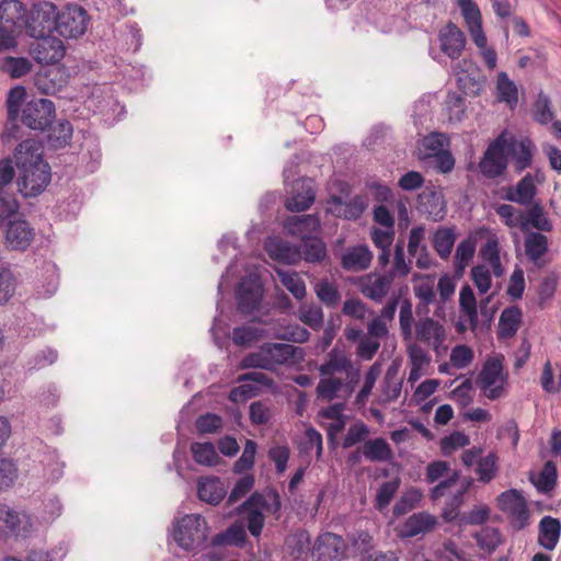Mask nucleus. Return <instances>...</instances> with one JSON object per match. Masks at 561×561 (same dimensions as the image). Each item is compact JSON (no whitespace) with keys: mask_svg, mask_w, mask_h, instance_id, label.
<instances>
[{"mask_svg":"<svg viewBox=\"0 0 561 561\" xmlns=\"http://www.w3.org/2000/svg\"><path fill=\"white\" fill-rule=\"evenodd\" d=\"M19 170L18 186L25 197L39 195L50 182V167L43 160L42 144L35 139H25L14 150Z\"/></svg>","mask_w":561,"mask_h":561,"instance_id":"nucleus-1","label":"nucleus"},{"mask_svg":"<svg viewBox=\"0 0 561 561\" xmlns=\"http://www.w3.org/2000/svg\"><path fill=\"white\" fill-rule=\"evenodd\" d=\"M207 538V522L199 514L185 515L174 525L173 539L185 551L202 548Z\"/></svg>","mask_w":561,"mask_h":561,"instance_id":"nucleus-2","label":"nucleus"},{"mask_svg":"<svg viewBox=\"0 0 561 561\" xmlns=\"http://www.w3.org/2000/svg\"><path fill=\"white\" fill-rule=\"evenodd\" d=\"M506 131L501 133L493 141H491L482 158L479 161V170L486 179L493 180L502 176L507 169L506 154Z\"/></svg>","mask_w":561,"mask_h":561,"instance_id":"nucleus-3","label":"nucleus"},{"mask_svg":"<svg viewBox=\"0 0 561 561\" xmlns=\"http://www.w3.org/2000/svg\"><path fill=\"white\" fill-rule=\"evenodd\" d=\"M57 7L49 1H39L26 12L23 26L28 36L50 34L56 26Z\"/></svg>","mask_w":561,"mask_h":561,"instance_id":"nucleus-4","label":"nucleus"},{"mask_svg":"<svg viewBox=\"0 0 561 561\" xmlns=\"http://www.w3.org/2000/svg\"><path fill=\"white\" fill-rule=\"evenodd\" d=\"M88 24V12L82 7L70 4L57 12L55 30L62 37L78 38L85 33Z\"/></svg>","mask_w":561,"mask_h":561,"instance_id":"nucleus-5","label":"nucleus"},{"mask_svg":"<svg viewBox=\"0 0 561 561\" xmlns=\"http://www.w3.org/2000/svg\"><path fill=\"white\" fill-rule=\"evenodd\" d=\"M55 104L48 99H33L24 105L22 123L34 130H45L55 118Z\"/></svg>","mask_w":561,"mask_h":561,"instance_id":"nucleus-6","label":"nucleus"},{"mask_svg":"<svg viewBox=\"0 0 561 561\" xmlns=\"http://www.w3.org/2000/svg\"><path fill=\"white\" fill-rule=\"evenodd\" d=\"M33 531L32 517L24 511H16L7 504H0V535L26 538Z\"/></svg>","mask_w":561,"mask_h":561,"instance_id":"nucleus-7","label":"nucleus"},{"mask_svg":"<svg viewBox=\"0 0 561 561\" xmlns=\"http://www.w3.org/2000/svg\"><path fill=\"white\" fill-rule=\"evenodd\" d=\"M497 506L510 516L514 529L520 530L528 525L529 512L527 503L516 489L502 492L497 496Z\"/></svg>","mask_w":561,"mask_h":561,"instance_id":"nucleus-8","label":"nucleus"},{"mask_svg":"<svg viewBox=\"0 0 561 561\" xmlns=\"http://www.w3.org/2000/svg\"><path fill=\"white\" fill-rule=\"evenodd\" d=\"M347 545L342 536L333 533L319 535L312 543V561H340L346 557Z\"/></svg>","mask_w":561,"mask_h":561,"instance_id":"nucleus-9","label":"nucleus"},{"mask_svg":"<svg viewBox=\"0 0 561 561\" xmlns=\"http://www.w3.org/2000/svg\"><path fill=\"white\" fill-rule=\"evenodd\" d=\"M35 41L30 46V53L34 60L42 65H53L65 56L64 43L50 34L32 36Z\"/></svg>","mask_w":561,"mask_h":561,"instance_id":"nucleus-10","label":"nucleus"},{"mask_svg":"<svg viewBox=\"0 0 561 561\" xmlns=\"http://www.w3.org/2000/svg\"><path fill=\"white\" fill-rule=\"evenodd\" d=\"M15 175L13 161L11 158H4L0 161V220L4 221L16 214L19 205L12 194L8 192V186L12 183Z\"/></svg>","mask_w":561,"mask_h":561,"instance_id":"nucleus-11","label":"nucleus"},{"mask_svg":"<svg viewBox=\"0 0 561 561\" xmlns=\"http://www.w3.org/2000/svg\"><path fill=\"white\" fill-rule=\"evenodd\" d=\"M447 334L445 327L437 320L425 317L415 323V339L433 348L439 355Z\"/></svg>","mask_w":561,"mask_h":561,"instance_id":"nucleus-12","label":"nucleus"},{"mask_svg":"<svg viewBox=\"0 0 561 561\" xmlns=\"http://www.w3.org/2000/svg\"><path fill=\"white\" fill-rule=\"evenodd\" d=\"M34 237V228L23 218L14 217L5 224V243L11 250H26L33 242Z\"/></svg>","mask_w":561,"mask_h":561,"instance_id":"nucleus-13","label":"nucleus"},{"mask_svg":"<svg viewBox=\"0 0 561 561\" xmlns=\"http://www.w3.org/2000/svg\"><path fill=\"white\" fill-rule=\"evenodd\" d=\"M262 294L263 289L259 277L249 276L243 278L237 294L239 312L250 314L257 310L261 305Z\"/></svg>","mask_w":561,"mask_h":561,"instance_id":"nucleus-14","label":"nucleus"},{"mask_svg":"<svg viewBox=\"0 0 561 561\" xmlns=\"http://www.w3.org/2000/svg\"><path fill=\"white\" fill-rule=\"evenodd\" d=\"M327 204L329 213L347 220H357L367 208L366 198L362 195H355L348 201H344L341 195H332Z\"/></svg>","mask_w":561,"mask_h":561,"instance_id":"nucleus-15","label":"nucleus"},{"mask_svg":"<svg viewBox=\"0 0 561 561\" xmlns=\"http://www.w3.org/2000/svg\"><path fill=\"white\" fill-rule=\"evenodd\" d=\"M505 149L506 154L512 157L517 173H522L533 165L536 146L529 138L517 139L513 136H506Z\"/></svg>","mask_w":561,"mask_h":561,"instance_id":"nucleus-16","label":"nucleus"},{"mask_svg":"<svg viewBox=\"0 0 561 561\" xmlns=\"http://www.w3.org/2000/svg\"><path fill=\"white\" fill-rule=\"evenodd\" d=\"M264 348L271 370L280 365L300 363L305 357L304 348L291 344L267 342Z\"/></svg>","mask_w":561,"mask_h":561,"instance_id":"nucleus-17","label":"nucleus"},{"mask_svg":"<svg viewBox=\"0 0 561 561\" xmlns=\"http://www.w3.org/2000/svg\"><path fill=\"white\" fill-rule=\"evenodd\" d=\"M314 198L313 180L309 178L299 179L294 182L291 196L286 199L285 206L289 211H304L313 204Z\"/></svg>","mask_w":561,"mask_h":561,"instance_id":"nucleus-18","label":"nucleus"},{"mask_svg":"<svg viewBox=\"0 0 561 561\" xmlns=\"http://www.w3.org/2000/svg\"><path fill=\"white\" fill-rule=\"evenodd\" d=\"M502 368L503 366L500 359L490 358L485 362L477 378V385L490 400H495L502 394V386L493 387L501 376Z\"/></svg>","mask_w":561,"mask_h":561,"instance_id":"nucleus-19","label":"nucleus"},{"mask_svg":"<svg viewBox=\"0 0 561 561\" xmlns=\"http://www.w3.org/2000/svg\"><path fill=\"white\" fill-rule=\"evenodd\" d=\"M393 280L387 272L383 274L371 273L362 277L359 289L365 297L376 302H381L389 293Z\"/></svg>","mask_w":561,"mask_h":561,"instance_id":"nucleus-20","label":"nucleus"},{"mask_svg":"<svg viewBox=\"0 0 561 561\" xmlns=\"http://www.w3.org/2000/svg\"><path fill=\"white\" fill-rule=\"evenodd\" d=\"M537 195V187L534 176L530 173L525 174L515 185L507 186L503 198L507 202L522 206L531 205Z\"/></svg>","mask_w":561,"mask_h":561,"instance_id":"nucleus-21","label":"nucleus"},{"mask_svg":"<svg viewBox=\"0 0 561 561\" xmlns=\"http://www.w3.org/2000/svg\"><path fill=\"white\" fill-rule=\"evenodd\" d=\"M439 42L442 51L451 59H458L466 45L463 33L453 23L440 31Z\"/></svg>","mask_w":561,"mask_h":561,"instance_id":"nucleus-22","label":"nucleus"},{"mask_svg":"<svg viewBox=\"0 0 561 561\" xmlns=\"http://www.w3.org/2000/svg\"><path fill=\"white\" fill-rule=\"evenodd\" d=\"M523 216V232H529L531 228L536 232H550L553 228L552 221L540 202L527 206Z\"/></svg>","mask_w":561,"mask_h":561,"instance_id":"nucleus-23","label":"nucleus"},{"mask_svg":"<svg viewBox=\"0 0 561 561\" xmlns=\"http://www.w3.org/2000/svg\"><path fill=\"white\" fill-rule=\"evenodd\" d=\"M284 228L291 236L304 238L311 237L320 228V219L317 215H293L286 218Z\"/></svg>","mask_w":561,"mask_h":561,"instance_id":"nucleus-24","label":"nucleus"},{"mask_svg":"<svg viewBox=\"0 0 561 561\" xmlns=\"http://www.w3.org/2000/svg\"><path fill=\"white\" fill-rule=\"evenodd\" d=\"M419 209L436 221L444 217L446 203L444 196L435 190L426 188L417 196Z\"/></svg>","mask_w":561,"mask_h":561,"instance_id":"nucleus-25","label":"nucleus"},{"mask_svg":"<svg viewBox=\"0 0 561 561\" xmlns=\"http://www.w3.org/2000/svg\"><path fill=\"white\" fill-rule=\"evenodd\" d=\"M285 547L294 561H308L311 557L312 543L307 530L287 536Z\"/></svg>","mask_w":561,"mask_h":561,"instance_id":"nucleus-26","label":"nucleus"},{"mask_svg":"<svg viewBox=\"0 0 561 561\" xmlns=\"http://www.w3.org/2000/svg\"><path fill=\"white\" fill-rule=\"evenodd\" d=\"M224 482L217 478H201L197 483V495L201 501L210 505H218L226 496Z\"/></svg>","mask_w":561,"mask_h":561,"instance_id":"nucleus-27","label":"nucleus"},{"mask_svg":"<svg viewBox=\"0 0 561 561\" xmlns=\"http://www.w3.org/2000/svg\"><path fill=\"white\" fill-rule=\"evenodd\" d=\"M252 506L275 515L279 513L282 507L279 493L274 489H268L262 493L254 492L241 504V507Z\"/></svg>","mask_w":561,"mask_h":561,"instance_id":"nucleus-28","label":"nucleus"},{"mask_svg":"<svg viewBox=\"0 0 561 561\" xmlns=\"http://www.w3.org/2000/svg\"><path fill=\"white\" fill-rule=\"evenodd\" d=\"M26 9L20 0H1L0 2V22L1 24L20 28L24 24Z\"/></svg>","mask_w":561,"mask_h":561,"instance_id":"nucleus-29","label":"nucleus"},{"mask_svg":"<svg viewBox=\"0 0 561 561\" xmlns=\"http://www.w3.org/2000/svg\"><path fill=\"white\" fill-rule=\"evenodd\" d=\"M266 251L271 259L282 263L295 264L301 260L300 249L287 241L270 240L266 243Z\"/></svg>","mask_w":561,"mask_h":561,"instance_id":"nucleus-30","label":"nucleus"},{"mask_svg":"<svg viewBox=\"0 0 561 561\" xmlns=\"http://www.w3.org/2000/svg\"><path fill=\"white\" fill-rule=\"evenodd\" d=\"M436 525V518L425 512L411 515L403 524L402 537L412 538L420 534L431 531Z\"/></svg>","mask_w":561,"mask_h":561,"instance_id":"nucleus-31","label":"nucleus"},{"mask_svg":"<svg viewBox=\"0 0 561 561\" xmlns=\"http://www.w3.org/2000/svg\"><path fill=\"white\" fill-rule=\"evenodd\" d=\"M525 233V254L529 261L540 266L539 261L549 250L548 238L541 232L529 231Z\"/></svg>","mask_w":561,"mask_h":561,"instance_id":"nucleus-32","label":"nucleus"},{"mask_svg":"<svg viewBox=\"0 0 561 561\" xmlns=\"http://www.w3.org/2000/svg\"><path fill=\"white\" fill-rule=\"evenodd\" d=\"M561 534V523L558 518L545 516L539 523V545L547 550H553Z\"/></svg>","mask_w":561,"mask_h":561,"instance_id":"nucleus-33","label":"nucleus"},{"mask_svg":"<svg viewBox=\"0 0 561 561\" xmlns=\"http://www.w3.org/2000/svg\"><path fill=\"white\" fill-rule=\"evenodd\" d=\"M362 455L369 461L378 462H387L393 458L390 445L382 437L366 440L362 446Z\"/></svg>","mask_w":561,"mask_h":561,"instance_id":"nucleus-34","label":"nucleus"},{"mask_svg":"<svg viewBox=\"0 0 561 561\" xmlns=\"http://www.w3.org/2000/svg\"><path fill=\"white\" fill-rule=\"evenodd\" d=\"M373 260V253L366 245H357L342 256V266L347 271H364Z\"/></svg>","mask_w":561,"mask_h":561,"instance_id":"nucleus-35","label":"nucleus"},{"mask_svg":"<svg viewBox=\"0 0 561 561\" xmlns=\"http://www.w3.org/2000/svg\"><path fill=\"white\" fill-rule=\"evenodd\" d=\"M522 322V310L517 306L505 308L499 320V337L511 339L513 337L519 328Z\"/></svg>","mask_w":561,"mask_h":561,"instance_id":"nucleus-36","label":"nucleus"},{"mask_svg":"<svg viewBox=\"0 0 561 561\" xmlns=\"http://www.w3.org/2000/svg\"><path fill=\"white\" fill-rule=\"evenodd\" d=\"M298 248L301 252V259L309 263H319L327 256L325 243L316 236L304 238Z\"/></svg>","mask_w":561,"mask_h":561,"instance_id":"nucleus-37","label":"nucleus"},{"mask_svg":"<svg viewBox=\"0 0 561 561\" xmlns=\"http://www.w3.org/2000/svg\"><path fill=\"white\" fill-rule=\"evenodd\" d=\"M247 540V533L243 525L234 523L225 531L215 535L211 539V546H237L242 547Z\"/></svg>","mask_w":561,"mask_h":561,"instance_id":"nucleus-38","label":"nucleus"},{"mask_svg":"<svg viewBox=\"0 0 561 561\" xmlns=\"http://www.w3.org/2000/svg\"><path fill=\"white\" fill-rule=\"evenodd\" d=\"M457 233L454 227L438 228L433 236V247L440 259L446 260L450 256Z\"/></svg>","mask_w":561,"mask_h":561,"instance_id":"nucleus-39","label":"nucleus"},{"mask_svg":"<svg viewBox=\"0 0 561 561\" xmlns=\"http://www.w3.org/2000/svg\"><path fill=\"white\" fill-rule=\"evenodd\" d=\"M32 67V62L25 57L8 56L0 59V70L15 79L26 76Z\"/></svg>","mask_w":561,"mask_h":561,"instance_id":"nucleus-40","label":"nucleus"},{"mask_svg":"<svg viewBox=\"0 0 561 561\" xmlns=\"http://www.w3.org/2000/svg\"><path fill=\"white\" fill-rule=\"evenodd\" d=\"M191 451L194 460L202 466L213 467L218 463L219 457L215 449L214 444L206 443H192Z\"/></svg>","mask_w":561,"mask_h":561,"instance_id":"nucleus-41","label":"nucleus"},{"mask_svg":"<svg viewBox=\"0 0 561 561\" xmlns=\"http://www.w3.org/2000/svg\"><path fill=\"white\" fill-rule=\"evenodd\" d=\"M459 306L474 329L478 324L477 300L472 288L469 285L462 286L459 293Z\"/></svg>","mask_w":561,"mask_h":561,"instance_id":"nucleus-42","label":"nucleus"},{"mask_svg":"<svg viewBox=\"0 0 561 561\" xmlns=\"http://www.w3.org/2000/svg\"><path fill=\"white\" fill-rule=\"evenodd\" d=\"M400 479L394 478L391 481H386L380 484L376 492L374 506L379 512L386 510L394 497L400 486Z\"/></svg>","mask_w":561,"mask_h":561,"instance_id":"nucleus-43","label":"nucleus"},{"mask_svg":"<svg viewBox=\"0 0 561 561\" xmlns=\"http://www.w3.org/2000/svg\"><path fill=\"white\" fill-rule=\"evenodd\" d=\"M476 252V241L472 238H467L460 241L457 245L455 253V272L461 275L473 257Z\"/></svg>","mask_w":561,"mask_h":561,"instance_id":"nucleus-44","label":"nucleus"},{"mask_svg":"<svg viewBox=\"0 0 561 561\" xmlns=\"http://www.w3.org/2000/svg\"><path fill=\"white\" fill-rule=\"evenodd\" d=\"M266 331L253 325H241L232 330V342L238 346H248L259 341Z\"/></svg>","mask_w":561,"mask_h":561,"instance_id":"nucleus-45","label":"nucleus"},{"mask_svg":"<svg viewBox=\"0 0 561 561\" xmlns=\"http://www.w3.org/2000/svg\"><path fill=\"white\" fill-rule=\"evenodd\" d=\"M72 137V125L70 122L64 119L58 122L56 126L50 128L47 135L49 146L54 148L65 147Z\"/></svg>","mask_w":561,"mask_h":561,"instance_id":"nucleus-46","label":"nucleus"},{"mask_svg":"<svg viewBox=\"0 0 561 561\" xmlns=\"http://www.w3.org/2000/svg\"><path fill=\"white\" fill-rule=\"evenodd\" d=\"M350 366V359L337 348H333L328 355V360L320 366L319 371L321 375L327 376L343 371Z\"/></svg>","mask_w":561,"mask_h":561,"instance_id":"nucleus-47","label":"nucleus"},{"mask_svg":"<svg viewBox=\"0 0 561 561\" xmlns=\"http://www.w3.org/2000/svg\"><path fill=\"white\" fill-rule=\"evenodd\" d=\"M496 90H497V99L500 101L506 102L508 104L517 103V100H518L517 87L508 78L507 73L504 71H501L497 75Z\"/></svg>","mask_w":561,"mask_h":561,"instance_id":"nucleus-48","label":"nucleus"},{"mask_svg":"<svg viewBox=\"0 0 561 561\" xmlns=\"http://www.w3.org/2000/svg\"><path fill=\"white\" fill-rule=\"evenodd\" d=\"M299 320L314 331L323 327L324 316L318 305H302L299 308Z\"/></svg>","mask_w":561,"mask_h":561,"instance_id":"nucleus-49","label":"nucleus"},{"mask_svg":"<svg viewBox=\"0 0 561 561\" xmlns=\"http://www.w3.org/2000/svg\"><path fill=\"white\" fill-rule=\"evenodd\" d=\"M495 213L499 215L502 222L506 227L511 229L519 228L523 231V210L514 207L511 204H500L495 207Z\"/></svg>","mask_w":561,"mask_h":561,"instance_id":"nucleus-50","label":"nucleus"},{"mask_svg":"<svg viewBox=\"0 0 561 561\" xmlns=\"http://www.w3.org/2000/svg\"><path fill=\"white\" fill-rule=\"evenodd\" d=\"M314 289L319 300L328 308H334L339 305L341 294L334 284L323 279L317 283Z\"/></svg>","mask_w":561,"mask_h":561,"instance_id":"nucleus-51","label":"nucleus"},{"mask_svg":"<svg viewBox=\"0 0 561 561\" xmlns=\"http://www.w3.org/2000/svg\"><path fill=\"white\" fill-rule=\"evenodd\" d=\"M411 272L410 262L405 261L404 244L399 240L394 247L393 264L387 273L394 279L396 277L404 278Z\"/></svg>","mask_w":561,"mask_h":561,"instance_id":"nucleus-52","label":"nucleus"},{"mask_svg":"<svg viewBox=\"0 0 561 561\" xmlns=\"http://www.w3.org/2000/svg\"><path fill=\"white\" fill-rule=\"evenodd\" d=\"M474 538L480 549L489 553L493 552L502 542L501 534L499 529L494 527L483 528L474 535Z\"/></svg>","mask_w":561,"mask_h":561,"instance_id":"nucleus-53","label":"nucleus"},{"mask_svg":"<svg viewBox=\"0 0 561 561\" xmlns=\"http://www.w3.org/2000/svg\"><path fill=\"white\" fill-rule=\"evenodd\" d=\"M280 283L293 296L301 300L306 296V285L299 275L295 272H277Z\"/></svg>","mask_w":561,"mask_h":561,"instance_id":"nucleus-54","label":"nucleus"},{"mask_svg":"<svg viewBox=\"0 0 561 561\" xmlns=\"http://www.w3.org/2000/svg\"><path fill=\"white\" fill-rule=\"evenodd\" d=\"M479 480L489 483L494 479L497 472V457L494 453H490L485 457H481L476 469Z\"/></svg>","mask_w":561,"mask_h":561,"instance_id":"nucleus-55","label":"nucleus"},{"mask_svg":"<svg viewBox=\"0 0 561 561\" xmlns=\"http://www.w3.org/2000/svg\"><path fill=\"white\" fill-rule=\"evenodd\" d=\"M26 95L25 88L22 85L13 87L7 98V112L9 121H16L20 114V107Z\"/></svg>","mask_w":561,"mask_h":561,"instance_id":"nucleus-56","label":"nucleus"},{"mask_svg":"<svg viewBox=\"0 0 561 561\" xmlns=\"http://www.w3.org/2000/svg\"><path fill=\"white\" fill-rule=\"evenodd\" d=\"M240 512L247 513V528L249 533L257 538L260 537L265 524V516L257 507H239Z\"/></svg>","mask_w":561,"mask_h":561,"instance_id":"nucleus-57","label":"nucleus"},{"mask_svg":"<svg viewBox=\"0 0 561 561\" xmlns=\"http://www.w3.org/2000/svg\"><path fill=\"white\" fill-rule=\"evenodd\" d=\"M422 499V492L417 489H410L403 493L393 506V515L401 516L413 510Z\"/></svg>","mask_w":561,"mask_h":561,"instance_id":"nucleus-58","label":"nucleus"},{"mask_svg":"<svg viewBox=\"0 0 561 561\" xmlns=\"http://www.w3.org/2000/svg\"><path fill=\"white\" fill-rule=\"evenodd\" d=\"M414 322L412 302L405 299L401 302L399 312L400 332L404 341L412 337V325Z\"/></svg>","mask_w":561,"mask_h":561,"instance_id":"nucleus-59","label":"nucleus"},{"mask_svg":"<svg viewBox=\"0 0 561 561\" xmlns=\"http://www.w3.org/2000/svg\"><path fill=\"white\" fill-rule=\"evenodd\" d=\"M534 118L541 125H546L553 119L550 99L543 92L538 94L534 104Z\"/></svg>","mask_w":561,"mask_h":561,"instance_id":"nucleus-60","label":"nucleus"},{"mask_svg":"<svg viewBox=\"0 0 561 561\" xmlns=\"http://www.w3.org/2000/svg\"><path fill=\"white\" fill-rule=\"evenodd\" d=\"M368 434L369 430L365 423L357 422L355 424H352L348 427L347 433L342 442V447L344 449H348L358 443H365V439L368 436Z\"/></svg>","mask_w":561,"mask_h":561,"instance_id":"nucleus-61","label":"nucleus"},{"mask_svg":"<svg viewBox=\"0 0 561 561\" xmlns=\"http://www.w3.org/2000/svg\"><path fill=\"white\" fill-rule=\"evenodd\" d=\"M449 145V139L442 133H432L424 137L422 146L427 151L428 157H434L443 151Z\"/></svg>","mask_w":561,"mask_h":561,"instance_id":"nucleus-62","label":"nucleus"},{"mask_svg":"<svg viewBox=\"0 0 561 561\" xmlns=\"http://www.w3.org/2000/svg\"><path fill=\"white\" fill-rule=\"evenodd\" d=\"M557 477L556 465L552 461H547L539 473L537 488L543 492L551 491L556 486Z\"/></svg>","mask_w":561,"mask_h":561,"instance_id":"nucleus-63","label":"nucleus"},{"mask_svg":"<svg viewBox=\"0 0 561 561\" xmlns=\"http://www.w3.org/2000/svg\"><path fill=\"white\" fill-rule=\"evenodd\" d=\"M343 383L340 378H323L317 386V393L320 398L331 401L337 397Z\"/></svg>","mask_w":561,"mask_h":561,"instance_id":"nucleus-64","label":"nucleus"}]
</instances>
